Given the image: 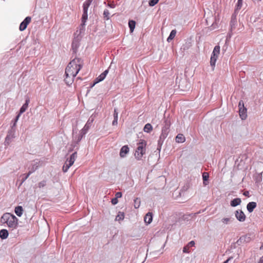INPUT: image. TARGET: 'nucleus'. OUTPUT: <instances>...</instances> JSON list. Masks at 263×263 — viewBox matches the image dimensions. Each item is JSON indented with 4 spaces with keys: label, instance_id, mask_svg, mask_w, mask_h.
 Segmentation results:
<instances>
[{
    "label": "nucleus",
    "instance_id": "obj_27",
    "mask_svg": "<svg viewBox=\"0 0 263 263\" xmlns=\"http://www.w3.org/2000/svg\"><path fill=\"white\" fill-rule=\"evenodd\" d=\"M136 25V22L135 21L133 20H130L128 22V26L130 29V31L131 32H133Z\"/></svg>",
    "mask_w": 263,
    "mask_h": 263
},
{
    "label": "nucleus",
    "instance_id": "obj_7",
    "mask_svg": "<svg viewBox=\"0 0 263 263\" xmlns=\"http://www.w3.org/2000/svg\"><path fill=\"white\" fill-rule=\"evenodd\" d=\"M235 216L236 219L240 222L245 221L246 218L245 214L241 210H236L235 212Z\"/></svg>",
    "mask_w": 263,
    "mask_h": 263
},
{
    "label": "nucleus",
    "instance_id": "obj_8",
    "mask_svg": "<svg viewBox=\"0 0 263 263\" xmlns=\"http://www.w3.org/2000/svg\"><path fill=\"white\" fill-rule=\"evenodd\" d=\"M31 18L30 16L26 17L24 20L21 23L19 27L20 31H24L25 30L28 25L30 23Z\"/></svg>",
    "mask_w": 263,
    "mask_h": 263
},
{
    "label": "nucleus",
    "instance_id": "obj_46",
    "mask_svg": "<svg viewBox=\"0 0 263 263\" xmlns=\"http://www.w3.org/2000/svg\"><path fill=\"white\" fill-rule=\"evenodd\" d=\"M75 147H73L72 146V144H71V147L69 148V152H70L71 151H73V148H74Z\"/></svg>",
    "mask_w": 263,
    "mask_h": 263
},
{
    "label": "nucleus",
    "instance_id": "obj_44",
    "mask_svg": "<svg viewBox=\"0 0 263 263\" xmlns=\"http://www.w3.org/2000/svg\"><path fill=\"white\" fill-rule=\"evenodd\" d=\"M195 245V242L194 241H191L188 243V244L186 245L188 246V247L190 248Z\"/></svg>",
    "mask_w": 263,
    "mask_h": 263
},
{
    "label": "nucleus",
    "instance_id": "obj_17",
    "mask_svg": "<svg viewBox=\"0 0 263 263\" xmlns=\"http://www.w3.org/2000/svg\"><path fill=\"white\" fill-rule=\"evenodd\" d=\"M29 103V99H27L25 101V103L23 105L20 110V114H22L27 109L28 104Z\"/></svg>",
    "mask_w": 263,
    "mask_h": 263
},
{
    "label": "nucleus",
    "instance_id": "obj_53",
    "mask_svg": "<svg viewBox=\"0 0 263 263\" xmlns=\"http://www.w3.org/2000/svg\"><path fill=\"white\" fill-rule=\"evenodd\" d=\"M260 250L263 249V243H262V244L261 245V246H260Z\"/></svg>",
    "mask_w": 263,
    "mask_h": 263
},
{
    "label": "nucleus",
    "instance_id": "obj_5",
    "mask_svg": "<svg viewBox=\"0 0 263 263\" xmlns=\"http://www.w3.org/2000/svg\"><path fill=\"white\" fill-rule=\"evenodd\" d=\"M239 113L240 118L242 120L246 119L247 117V109L244 106L242 100H240L238 103Z\"/></svg>",
    "mask_w": 263,
    "mask_h": 263
},
{
    "label": "nucleus",
    "instance_id": "obj_48",
    "mask_svg": "<svg viewBox=\"0 0 263 263\" xmlns=\"http://www.w3.org/2000/svg\"><path fill=\"white\" fill-rule=\"evenodd\" d=\"M258 263H263V256L259 259Z\"/></svg>",
    "mask_w": 263,
    "mask_h": 263
},
{
    "label": "nucleus",
    "instance_id": "obj_11",
    "mask_svg": "<svg viewBox=\"0 0 263 263\" xmlns=\"http://www.w3.org/2000/svg\"><path fill=\"white\" fill-rule=\"evenodd\" d=\"M79 39H74L72 42V49L73 53H76L79 47Z\"/></svg>",
    "mask_w": 263,
    "mask_h": 263
},
{
    "label": "nucleus",
    "instance_id": "obj_29",
    "mask_svg": "<svg viewBox=\"0 0 263 263\" xmlns=\"http://www.w3.org/2000/svg\"><path fill=\"white\" fill-rule=\"evenodd\" d=\"M153 129L152 126L151 124L147 123L144 127V131L146 133L151 132Z\"/></svg>",
    "mask_w": 263,
    "mask_h": 263
},
{
    "label": "nucleus",
    "instance_id": "obj_12",
    "mask_svg": "<svg viewBox=\"0 0 263 263\" xmlns=\"http://www.w3.org/2000/svg\"><path fill=\"white\" fill-rule=\"evenodd\" d=\"M75 77L76 76H71L67 75L65 73V78L64 81H65L66 84L68 86L71 85L73 82L74 79Z\"/></svg>",
    "mask_w": 263,
    "mask_h": 263
},
{
    "label": "nucleus",
    "instance_id": "obj_45",
    "mask_svg": "<svg viewBox=\"0 0 263 263\" xmlns=\"http://www.w3.org/2000/svg\"><path fill=\"white\" fill-rule=\"evenodd\" d=\"M20 115H21V114H20V113H19L18 115H17V116L16 117L15 119V122L13 124V126H15L16 122L17 121Z\"/></svg>",
    "mask_w": 263,
    "mask_h": 263
},
{
    "label": "nucleus",
    "instance_id": "obj_50",
    "mask_svg": "<svg viewBox=\"0 0 263 263\" xmlns=\"http://www.w3.org/2000/svg\"><path fill=\"white\" fill-rule=\"evenodd\" d=\"M232 258L230 257L227 260H226L225 261H224L222 263H228L229 262V261Z\"/></svg>",
    "mask_w": 263,
    "mask_h": 263
},
{
    "label": "nucleus",
    "instance_id": "obj_28",
    "mask_svg": "<svg viewBox=\"0 0 263 263\" xmlns=\"http://www.w3.org/2000/svg\"><path fill=\"white\" fill-rule=\"evenodd\" d=\"M209 174L208 173L206 172H204L202 174V178H203V184L204 185H206L208 184V178H209Z\"/></svg>",
    "mask_w": 263,
    "mask_h": 263
},
{
    "label": "nucleus",
    "instance_id": "obj_38",
    "mask_svg": "<svg viewBox=\"0 0 263 263\" xmlns=\"http://www.w3.org/2000/svg\"><path fill=\"white\" fill-rule=\"evenodd\" d=\"M13 138V135H11L10 134L8 135L5 139V142L7 143H9L11 140Z\"/></svg>",
    "mask_w": 263,
    "mask_h": 263
},
{
    "label": "nucleus",
    "instance_id": "obj_1",
    "mask_svg": "<svg viewBox=\"0 0 263 263\" xmlns=\"http://www.w3.org/2000/svg\"><path fill=\"white\" fill-rule=\"evenodd\" d=\"M83 66V61L80 58H74L67 65L65 69L67 75L76 76Z\"/></svg>",
    "mask_w": 263,
    "mask_h": 263
},
{
    "label": "nucleus",
    "instance_id": "obj_10",
    "mask_svg": "<svg viewBox=\"0 0 263 263\" xmlns=\"http://www.w3.org/2000/svg\"><path fill=\"white\" fill-rule=\"evenodd\" d=\"M93 121V119L91 118V117H90L88 119L87 122L83 128L81 130L82 132V133H83V134H86L87 130H88V129L89 128V127L90 126V124H91V123H92Z\"/></svg>",
    "mask_w": 263,
    "mask_h": 263
},
{
    "label": "nucleus",
    "instance_id": "obj_40",
    "mask_svg": "<svg viewBox=\"0 0 263 263\" xmlns=\"http://www.w3.org/2000/svg\"><path fill=\"white\" fill-rule=\"evenodd\" d=\"M46 185V181L45 180L42 181L38 183V187L42 188Z\"/></svg>",
    "mask_w": 263,
    "mask_h": 263
},
{
    "label": "nucleus",
    "instance_id": "obj_22",
    "mask_svg": "<svg viewBox=\"0 0 263 263\" xmlns=\"http://www.w3.org/2000/svg\"><path fill=\"white\" fill-rule=\"evenodd\" d=\"M14 212L18 217H21L23 214V209L22 206H17L15 207Z\"/></svg>",
    "mask_w": 263,
    "mask_h": 263
},
{
    "label": "nucleus",
    "instance_id": "obj_2",
    "mask_svg": "<svg viewBox=\"0 0 263 263\" xmlns=\"http://www.w3.org/2000/svg\"><path fill=\"white\" fill-rule=\"evenodd\" d=\"M1 222L7 224V226L12 229H15L17 226V218L13 214L6 213L1 218Z\"/></svg>",
    "mask_w": 263,
    "mask_h": 263
},
{
    "label": "nucleus",
    "instance_id": "obj_42",
    "mask_svg": "<svg viewBox=\"0 0 263 263\" xmlns=\"http://www.w3.org/2000/svg\"><path fill=\"white\" fill-rule=\"evenodd\" d=\"M118 202V200L117 198L115 197L111 199V203L113 205H115V204H117Z\"/></svg>",
    "mask_w": 263,
    "mask_h": 263
},
{
    "label": "nucleus",
    "instance_id": "obj_37",
    "mask_svg": "<svg viewBox=\"0 0 263 263\" xmlns=\"http://www.w3.org/2000/svg\"><path fill=\"white\" fill-rule=\"evenodd\" d=\"M87 12L83 11V14L82 15V21L84 24V23L86 22V21L87 19Z\"/></svg>",
    "mask_w": 263,
    "mask_h": 263
},
{
    "label": "nucleus",
    "instance_id": "obj_39",
    "mask_svg": "<svg viewBox=\"0 0 263 263\" xmlns=\"http://www.w3.org/2000/svg\"><path fill=\"white\" fill-rule=\"evenodd\" d=\"M159 2V0H150L149 1V5L150 6H154L157 4Z\"/></svg>",
    "mask_w": 263,
    "mask_h": 263
},
{
    "label": "nucleus",
    "instance_id": "obj_13",
    "mask_svg": "<svg viewBox=\"0 0 263 263\" xmlns=\"http://www.w3.org/2000/svg\"><path fill=\"white\" fill-rule=\"evenodd\" d=\"M129 152V148L127 145L123 146L120 149V156L122 158L126 156V154Z\"/></svg>",
    "mask_w": 263,
    "mask_h": 263
},
{
    "label": "nucleus",
    "instance_id": "obj_19",
    "mask_svg": "<svg viewBox=\"0 0 263 263\" xmlns=\"http://www.w3.org/2000/svg\"><path fill=\"white\" fill-rule=\"evenodd\" d=\"M8 236V232L6 229H2L0 231V238L2 239H6Z\"/></svg>",
    "mask_w": 263,
    "mask_h": 263
},
{
    "label": "nucleus",
    "instance_id": "obj_14",
    "mask_svg": "<svg viewBox=\"0 0 263 263\" xmlns=\"http://www.w3.org/2000/svg\"><path fill=\"white\" fill-rule=\"evenodd\" d=\"M256 206L257 204L255 202H250L248 203L247 205V210L249 213H251L253 211Z\"/></svg>",
    "mask_w": 263,
    "mask_h": 263
},
{
    "label": "nucleus",
    "instance_id": "obj_56",
    "mask_svg": "<svg viewBox=\"0 0 263 263\" xmlns=\"http://www.w3.org/2000/svg\"><path fill=\"white\" fill-rule=\"evenodd\" d=\"M72 263H75V262H72Z\"/></svg>",
    "mask_w": 263,
    "mask_h": 263
},
{
    "label": "nucleus",
    "instance_id": "obj_24",
    "mask_svg": "<svg viewBox=\"0 0 263 263\" xmlns=\"http://www.w3.org/2000/svg\"><path fill=\"white\" fill-rule=\"evenodd\" d=\"M219 53H220V46H216L214 48V50L213 51L212 55H215V57H218V55L219 54Z\"/></svg>",
    "mask_w": 263,
    "mask_h": 263
},
{
    "label": "nucleus",
    "instance_id": "obj_20",
    "mask_svg": "<svg viewBox=\"0 0 263 263\" xmlns=\"http://www.w3.org/2000/svg\"><path fill=\"white\" fill-rule=\"evenodd\" d=\"M93 0H86L83 4V11L87 12L88 9Z\"/></svg>",
    "mask_w": 263,
    "mask_h": 263
},
{
    "label": "nucleus",
    "instance_id": "obj_49",
    "mask_svg": "<svg viewBox=\"0 0 263 263\" xmlns=\"http://www.w3.org/2000/svg\"><path fill=\"white\" fill-rule=\"evenodd\" d=\"M37 165H36V166L34 165L32 167V168H31V170H35V171L37 170Z\"/></svg>",
    "mask_w": 263,
    "mask_h": 263
},
{
    "label": "nucleus",
    "instance_id": "obj_36",
    "mask_svg": "<svg viewBox=\"0 0 263 263\" xmlns=\"http://www.w3.org/2000/svg\"><path fill=\"white\" fill-rule=\"evenodd\" d=\"M109 15L110 13L107 9L104 10L103 12V17L106 20H108L109 19Z\"/></svg>",
    "mask_w": 263,
    "mask_h": 263
},
{
    "label": "nucleus",
    "instance_id": "obj_25",
    "mask_svg": "<svg viewBox=\"0 0 263 263\" xmlns=\"http://www.w3.org/2000/svg\"><path fill=\"white\" fill-rule=\"evenodd\" d=\"M124 218V213L122 212H119L118 215L116 216L115 220L116 221H121L123 220Z\"/></svg>",
    "mask_w": 263,
    "mask_h": 263
},
{
    "label": "nucleus",
    "instance_id": "obj_16",
    "mask_svg": "<svg viewBox=\"0 0 263 263\" xmlns=\"http://www.w3.org/2000/svg\"><path fill=\"white\" fill-rule=\"evenodd\" d=\"M114 120L112 121V125H117L118 124V112L117 108H115L114 111Z\"/></svg>",
    "mask_w": 263,
    "mask_h": 263
},
{
    "label": "nucleus",
    "instance_id": "obj_51",
    "mask_svg": "<svg viewBox=\"0 0 263 263\" xmlns=\"http://www.w3.org/2000/svg\"><path fill=\"white\" fill-rule=\"evenodd\" d=\"M244 195L245 196H248V195L249 194V192H245L244 193H243Z\"/></svg>",
    "mask_w": 263,
    "mask_h": 263
},
{
    "label": "nucleus",
    "instance_id": "obj_18",
    "mask_svg": "<svg viewBox=\"0 0 263 263\" xmlns=\"http://www.w3.org/2000/svg\"><path fill=\"white\" fill-rule=\"evenodd\" d=\"M241 200L240 198H235L231 201L230 204L232 206L235 207L240 204Z\"/></svg>",
    "mask_w": 263,
    "mask_h": 263
},
{
    "label": "nucleus",
    "instance_id": "obj_33",
    "mask_svg": "<svg viewBox=\"0 0 263 263\" xmlns=\"http://www.w3.org/2000/svg\"><path fill=\"white\" fill-rule=\"evenodd\" d=\"M236 23V16L232 15V16L231 17V20L230 22V26L231 27V29H232V28L233 27L234 28V26H235Z\"/></svg>",
    "mask_w": 263,
    "mask_h": 263
},
{
    "label": "nucleus",
    "instance_id": "obj_15",
    "mask_svg": "<svg viewBox=\"0 0 263 263\" xmlns=\"http://www.w3.org/2000/svg\"><path fill=\"white\" fill-rule=\"evenodd\" d=\"M153 214L151 212L147 213L144 217V221L147 224H149L152 221Z\"/></svg>",
    "mask_w": 263,
    "mask_h": 263
},
{
    "label": "nucleus",
    "instance_id": "obj_34",
    "mask_svg": "<svg viewBox=\"0 0 263 263\" xmlns=\"http://www.w3.org/2000/svg\"><path fill=\"white\" fill-rule=\"evenodd\" d=\"M141 203L140 199L139 198H136L134 200V207L135 209H138L139 208Z\"/></svg>",
    "mask_w": 263,
    "mask_h": 263
},
{
    "label": "nucleus",
    "instance_id": "obj_30",
    "mask_svg": "<svg viewBox=\"0 0 263 263\" xmlns=\"http://www.w3.org/2000/svg\"><path fill=\"white\" fill-rule=\"evenodd\" d=\"M34 172H35V170H30L27 174H23V176H24V177L22 180V183H23L29 177V176Z\"/></svg>",
    "mask_w": 263,
    "mask_h": 263
},
{
    "label": "nucleus",
    "instance_id": "obj_31",
    "mask_svg": "<svg viewBox=\"0 0 263 263\" xmlns=\"http://www.w3.org/2000/svg\"><path fill=\"white\" fill-rule=\"evenodd\" d=\"M218 57H215V55H211V60H210V64L211 66L214 67L215 66L216 62L217 61Z\"/></svg>",
    "mask_w": 263,
    "mask_h": 263
},
{
    "label": "nucleus",
    "instance_id": "obj_35",
    "mask_svg": "<svg viewBox=\"0 0 263 263\" xmlns=\"http://www.w3.org/2000/svg\"><path fill=\"white\" fill-rule=\"evenodd\" d=\"M242 5V0H238L237 5L235 10V12H236L237 11H239Z\"/></svg>",
    "mask_w": 263,
    "mask_h": 263
},
{
    "label": "nucleus",
    "instance_id": "obj_4",
    "mask_svg": "<svg viewBox=\"0 0 263 263\" xmlns=\"http://www.w3.org/2000/svg\"><path fill=\"white\" fill-rule=\"evenodd\" d=\"M77 157V152H74L72 154L69 158L67 159L65 163V164L63 166V171L64 173H66L68 171L69 167L73 165L74 163L76 158Z\"/></svg>",
    "mask_w": 263,
    "mask_h": 263
},
{
    "label": "nucleus",
    "instance_id": "obj_21",
    "mask_svg": "<svg viewBox=\"0 0 263 263\" xmlns=\"http://www.w3.org/2000/svg\"><path fill=\"white\" fill-rule=\"evenodd\" d=\"M185 140V139L183 134H179L176 137V142L177 143H183Z\"/></svg>",
    "mask_w": 263,
    "mask_h": 263
},
{
    "label": "nucleus",
    "instance_id": "obj_26",
    "mask_svg": "<svg viewBox=\"0 0 263 263\" xmlns=\"http://www.w3.org/2000/svg\"><path fill=\"white\" fill-rule=\"evenodd\" d=\"M176 32H177V31L176 30H172L169 36L167 39V41L168 42H170L171 41H172L175 37V36L176 34Z\"/></svg>",
    "mask_w": 263,
    "mask_h": 263
},
{
    "label": "nucleus",
    "instance_id": "obj_6",
    "mask_svg": "<svg viewBox=\"0 0 263 263\" xmlns=\"http://www.w3.org/2000/svg\"><path fill=\"white\" fill-rule=\"evenodd\" d=\"M164 125H163L162 129V133L160 136V138H165L168 133V129L171 125V121L168 119H165L164 122Z\"/></svg>",
    "mask_w": 263,
    "mask_h": 263
},
{
    "label": "nucleus",
    "instance_id": "obj_32",
    "mask_svg": "<svg viewBox=\"0 0 263 263\" xmlns=\"http://www.w3.org/2000/svg\"><path fill=\"white\" fill-rule=\"evenodd\" d=\"M105 77L104 76V74H103L101 73L98 77H97L96 80L95 82L93 83V85H94L95 84L100 82L102 81H103L105 79Z\"/></svg>",
    "mask_w": 263,
    "mask_h": 263
},
{
    "label": "nucleus",
    "instance_id": "obj_23",
    "mask_svg": "<svg viewBox=\"0 0 263 263\" xmlns=\"http://www.w3.org/2000/svg\"><path fill=\"white\" fill-rule=\"evenodd\" d=\"M233 220L231 217H224L221 219V221L223 224H228Z\"/></svg>",
    "mask_w": 263,
    "mask_h": 263
},
{
    "label": "nucleus",
    "instance_id": "obj_52",
    "mask_svg": "<svg viewBox=\"0 0 263 263\" xmlns=\"http://www.w3.org/2000/svg\"><path fill=\"white\" fill-rule=\"evenodd\" d=\"M261 0H252V1L254 3L256 2H259V1H261Z\"/></svg>",
    "mask_w": 263,
    "mask_h": 263
},
{
    "label": "nucleus",
    "instance_id": "obj_41",
    "mask_svg": "<svg viewBox=\"0 0 263 263\" xmlns=\"http://www.w3.org/2000/svg\"><path fill=\"white\" fill-rule=\"evenodd\" d=\"M189 248H190L188 247V246H184L183 248V253H189L190 252Z\"/></svg>",
    "mask_w": 263,
    "mask_h": 263
},
{
    "label": "nucleus",
    "instance_id": "obj_54",
    "mask_svg": "<svg viewBox=\"0 0 263 263\" xmlns=\"http://www.w3.org/2000/svg\"><path fill=\"white\" fill-rule=\"evenodd\" d=\"M242 239H243V238L242 237H241L240 238L239 240L241 241Z\"/></svg>",
    "mask_w": 263,
    "mask_h": 263
},
{
    "label": "nucleus",
    "instance_id": "obj_3",
    "mask_svg": "<svg viewBox=\"0 0 263 263\" xmlns=\"http://www.w3.org/2000/svg\"><path fill=\"white\" fill-rule=\"evenodd\" d=\"M146 145V141L144 140L141 139L140 140V142L138 143V147L135 153V157L137 160H141L143 155L145 153Z\"/></svg>",
    "mask_w": 263,
    "mask_h": 263
},
{
    "label": "nucleus",
    "instance_id": "obj_43",
    "mask_svg": "<svg viewBox=\"0 0 263 263\" xmlns=\"http://www.w3.org/2000/svg\"><path fill=\"white\" fill-rule=\"evenodd\" d=\"M122 196V194L121 192H117L115 194V197L117 198V199L119 198H121Z\"/></svg>",
    "mask_w": 263,
    "mask_h": 263
},
{
    "label": "nucleus",
    "instance_id": "obj_9",
    "mask_svg": "<svg viewBox=\"0 0 263 263\" xmlns=\"http://www.w3.org/2000/svg\"><path fill=\"white\" fill-rule=\"evenodd\" d=\"M85 134H83L81 131H80L79 135L76 137H74L73 141L72 142V146L73 147L77 146V144H78L79 142L82 140L83 136Z\"/></svg>",
    "mask_w": 263,
    "mask_h": 263
},
{
    "label": "nucleus",
    "instance_id": "obj_47",
    "mask_svg": "<svg viewBox=\"0 0 263 263\" xmlns=\"http://www.w3.org/2000/svg\"><path fill=\"white\" fill-rule=\"evenodd\" d=\"M108 71V70H105L103 73H102L103 74H104V76L106 77V74H107Z\"/></svg>",
    "mask_w": 263,
    "mask_h": 263
},
{
    "label": "nucleus",
    "instance_id": "obj_55",
    "mask_svg": "<svg viewBox=\"0 0 263 263\" xmlns=\"http://www.w3.org/2000/svg\"><path fill=\"white\" fill-rule=\"evenodd\" d=\"M110 7H111V8H114V5H109Z\"/></svg>",
    "mask_w": 263,
    "mask_h": 263
}]
</instances>
